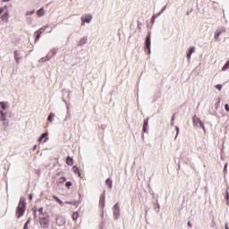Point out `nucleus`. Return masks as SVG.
<instances>
[{"mask_svg": "<svg viewBox=\"0 0 229 229\" xmlns=\"http://www.w3.org/2000/svg\"><path fill=\"white\" fill-rule=\"evenodd\" d=\"M26 212V199L24 198H21L18 207L16 208V216L17 218L22 217L24 216V213Z\"/></svg>", "mask_w": 229, "mask_h": 229, "instance_id": "obj_1", "label": "nucleus"}, {"mask_svg": "<svg viewBox=\"0 0 229 229\" xmlns=\"http://www.w3.org/2000/svg\"><path fill=\"white\" fill-rule=\"evenodd\" d=\"M39 225L42 228H49V216L39 218Z\"/></svg>", "mask_w": 229, "mask_h": 229, "instance_id": "obj_2", "label": "nucleus"}, {"mask_svg": "<svg viewBox=\"0 0 229 229\" xmlns=\"http://www.w3.org/2000/svg\"><path fill=\"white\" fill-rule=\"evenodd\" d=\"M146 48L148 51V55L151 54V34L148 32L146 41H145Z\"/></svg>", "mask_w": 229, "mask_h": 229, "instance_id": "obj_3", "label": "nucleus"}, {"mask_svg": "<svg viewBox=\"0 0 229 229\" xmlns=\"http://www.w3.org/2000/svg\"><path fill=\"white\" fill-rule=\"evenodd\" d=\"M121 216V209L119 208V203L114 206V219H119Z\"/></svg>", "mask_w": 229, "mask_h": 229, "instance_id": "obj_4", "label": "nucleus"}, {"mask_svg": "<svg viewBox=\"0 0 229 229\" xmlns=\"http://www.w3.org/2000/svg\"><path fill=\"white\" fill-rule=\"evenodd\" d=\"M92 21V15L90 14H85L81 17V26H85V22L88 24Z\"/></svg>", "mask_w": 229, "mask_h": 229, "instance_id": "obj_5", "label": "nucleus"}, {"mask_svg": "<svg viewBox=\"0 0 229 229\" xmlns=\"http://www.w3.org/2000/svg\"><path fill=\"white\" fill-rule=\"evenodd\" d=\"M46 31V28H41L35 32L36 39L35 42L38 41L40 39V36Z\"/></svg>", "mask_w": 229, "mask_h": 229, "instance_id": "obj_6", "label": "nucleus"}, {"mask_svg": "<svg viewBox=\"0 0 229 229\" xmlns=\"http://www.w3.org/2000/svg\"><path fill=\"white\" fill-rule=\"evenodd\" d=\"M46 137H47V132L41 134V136L38 138V141L42 142V140H44V139H45L44 142H47V138H46Z\"/></svg>", "mask_w": 229, "mask_h": 229, "instance_id": "obj_7", "label": "nucleus"}, {"mask_svg": "<svg viewBox=\"0 0 229 229\" xmlns=\"http://www.w3.org/2000/svg\"><path fill=\"white\" fill-rule=\"evenodd\" d=\"M55 221H56V224L59 225V226H61V225H64L65 223V221L64 220V217L62 216H57Z\"/></svg>", "mask_w": 229, "mask_h": 229, "instance_id": "obj_8", "label": "nucleus"}, {"mask_svg": "<svg viewBox=\"0 0 229 229\" xmlns=\"http://www.w3.org/2000/svg\"><path fill=\"white\" fill-rule=\"evenodd\" d=\"M46 12L44 11V8L41 7L38 12H37V15L38 17H44Z\"/></svg>", "mask_w": 229, "mask_h": 229, "instance_id": "obj_9", "label": "nucleus"}, {"mask_svg": "<svg viewBox=\"0 0 229 229\" xmlns=\"http://www.w3.org/2000/svg\"><path fill=\"white\" fill-rule=\"evenodd\" d=\"M194 49H196L194 47L189 48V53L187 55L188 60H190L191 56L192 55V53H194Z\"/></svg>", "mask_w": 229, "mask_h": 229, "instance_id": "obj_10", "label": "nucleus"}, {"mask_svg": "<svg viewBox=\"0 0 229 229\" xmlns=\"http://www.w3.org/2000/svg\"><path fill=\"white\" fill-rule=\"evenodd\" d=\"M72 171H73L74 174H78V176H79L80 178H81V174L80 173V169H78L77 166H73V167H72Z\"/></svg>", "mask_w": 229, "mask_h": 229, "instance_id": "obj_11", "label": "nucleus"}, {"mask_svg": "<svg viewBox=\"0 0 229 229\" xmlns=\"http://www.w3.org/2000/svg\"><path fill=\"white\" fill-rule=\"evenodd\" d=\"M9 17L10 15L8 14V12H6L4 15H2V21H4V22H8Z\"/></svg>", "mask_w": 229, "mask_h": 229, "instance_id": "obj_12", "label": "nucleus"}, {"mask_svg": "<svg viewBox=\"0 0 229 229\" xmlns=\"http://www.w3.org/2000/svg\"><path fill=\"white\" fill-rule=\"evenodd\" d=\"M66 164H67V165H72L74 164L72 157H68L66 158Z\"/></svg>", "mask_w": 229, "mask_h": 229, "instance_id": "obj_13", "label": "nucleus"}, {"mask_svg": "<svg viewBox=\"0 0 229 229\" xmlns=\"http://www.w3.org/2000/svg\"><path fill=\"white\" fill-rule=\"evenodd\" d=\"M53 199L59 203V205H64V201H62V199H60V198H58L56 195L53 196Z\"/></svg>", "mask_w": 229, "mask_h": 229, "instance_id": "obj_14", "label": "nucleus"}, {"mask_svg": "<svg viewBox=\"0 0 229 229\" xmlns=\"http://www.w3.org/2000/svg\"><path fill=\"white\" fill-rule=\"evenodd\" d=\"M55 117H56V114H55V113H51L47 118L49 123H53V119H55Z\"/></svg>", "mask_w": 229, "mask_h": 229, "instance_id": "obj_15", "label": "nucleus"}, {"mask_svg": "<svg viewBox=\"0 0 229 229\" xmlns=\"http://www.w3.org/2000/svg\"><path fill=\"white\" fill-rule=\"evenodd\" d=\"M1 121H6V114L0 110Z\"/></svg>", "mask_w": 229, "mask_h": 229, "instance_id": "obj_16", "label": "nucleus"}, {"mask_svg": "<svg viewBox=\"0 0 229 229\" xmlns=\"http://www.w3.org/2000/svg\"><path fill=\"white\" fill-rule=\"evenodd\" d=\"M106 185H108L109 189H112V187H113L112 179H106Z\"/></svg>", "mask_w": 229, "mask_h": 229, "instance_id": "obj_17", "label": "nucleus"}, {"mask_svg": "<svg viewBox=\"0 0 229 229\" xmlns=\"http://www.w3.org/2000/svg\"><path fill=\"white\" fill-rule=\"evenodd\" d=\"M229 69V61L225 63V64L222 67V71H227Z\"/></svg>", "mask_w": 229, "mask_h": 229, "instance_id": "obj_18", "label": "nucleus"}, {"mask_svg": "<svg viewBox=\"0 0 229 229\" xmlns=\"http://www.w3.org/2000/svg\"><path fill=\"white\" fill-rule=\"evenodd\" d=\"M99 203L102 207H105V196L100 197Z\"/></svg>", "mask_w": 229, "mask_h": 229, "instance_id": "obj_19", "label": "nucleus"}, {"mask_svg": "<svg viewBox=\"0 0 229 229\" xmlns=\"http://www.w3.org/2000/svg\"><path fill=\"white\" fill-rule=\"evenodd\" d=\"M78 217H80V215H78V213L74 212L72 214V219L73 221H78Z\"/></svg>", "mask_w": 229, "mask_h": 229, "instance_id": "obj_20", "label": "nucleus"}, {"mask_svg": "<svg viewBox=\"0 0 229 229\" xmlns=\"http://www.w3.org/2000/svg\"><path fill=\"white\" fill-rule=\"evenodd\" d=\"M0 105L3 108V110H6V108H8V105L4 102H0Z\"/></svg>", "mask_w": 229, "mask_h": 229, "instance_id": "obj_21", "label": "nucleus"}, {"mask_svg": "<svg viewBox=\"0 0 229 229\" xmlns=\"http://www.w3.org/2000/svg\"><path fill=\"white\" fill-rule=\"evenodd\" d=\"M67 181V179L65 177H61L58 180V183H65V182Z\"/></svg>", "mask_w": 229, "mask_h": 229, "instance_id": "obj_22", "label": "nucleus"}, {"mask_svg": "<svg viewBox=\"0 0 229 229\" xmlns=\"http://www.w3.org/2000/svg\"><path fill=\"white\" fill-rule=\"evenodd\" d=\"M219 35H221V32L215 33V40H217L219 38Z\"/></svg>", "mask_w": 229, "mask_h": 229, "instance_id": "obj_23", "label": "nucleus"}, {"mask_svg": "<svg viewBox=\"0 0 229 229\" xmlns=\"http://www.w3.org/2000/svg\"><path fill=\"white\" fill-rule=\"evenodd\" d=\"M216 89H217V90H222L223 85L222 84H218V85L216 86Z\"/></svg>", "mask_w": 229, "mask_h": 229, "instance_id": "obj_24", "label": "nucleus"}, {"mask_svg": "<svg viewBox=\"0 0 229 229\" xmlns=\"http://www.w3.org/2000/svg\"><path fill=\"white\" fill-rule=\"evenodd\" d=\"M28 225H30V219L25 223L23 229H28Z\"/></svg>", "mask_w": 229, "mask_h": 229, "instance_id": "obj_25", "label": "nucleus"}, {"mask_svg": "<svg viewBox=\"0 0 229 229\" xmlns=\"http://www.w3.org/2000/svg\"><path fill=\"white\" fill-rule=\"evenodd\" d=\"M72 185V182H66V184H65V186L66 187H71Z\"/></svg>", "mask_w": 229, "mask_h": 229, "instance_id": "obj_26", "label": "nucleus"}, {"mask_svg": "<svg viewBox=\"0 0 229 229\" xmlns=\"http://www.w3.org/2000/svg\"><path fill=\"white\" fill-rule=\"evenodd\" d=\"M175 130H176V137H178V133H180V128H178V126H176Z\"/></svg>", "mask_w": 229, "mask_h": 229, "instance_id": "obj_27", "label": "nucleus"}, {"mask_svg": "<svg viewBox=\"0 0 229 229\" xmlns=\"http://www.w3.org/2000/svg\"><path fill=\"white\" fill-rule=\"evenodd\" d=\"M38 212H39V214H43V212H44V208H38Z\"/></svg>", "mask_w": 229, "mask_h": 229, "instance_id": "obj_28", "label": "nucleus"}, {"mask_svg": "<svg viewBox=\"0 0 229 229\" xmlns=\"http://www.w3.org/2000/svg\"><path fill=\"white\" fill-rule=\"evenodd\" d=\"M225 108L226 112H229V106H228V104H225Z\"/></svg>", "mask_w": 229, "mask_h": 229, "instance_id": "obj_29", "label": "nucleus"}, {"mask_svg": "<svg viewBox=\"0 0 229 229\" xmlns=\"http://www.w3.org/2000/svg\"><path fill=\"white\" fill-rule=\"evenodd\" d=\"M147 130H148V127H147L146 125H143V131H144L145 133H146Z\"/></svg>", "mask_w": 229, "mask_h": 229, "instance_id": "obj_30", "label": "nucleus"}, {"mask_svg": "<svg viewBox=\"0 0 229 229\" xmlns=\"http://www.w3.org/2000/svg\"><path fill=\"white\" fill-rule=\"evenodd\" d=\"M143 126H146V127L148 128V120H145V121H144Z\"/></svg>", "mask_w": 229, "mask_h": 229, "instance_id": "obj_31", "label": "nucleus"}, {"mask_svg": "<svg viewBox=\"0 0 229 229\" xmlns=\"http://www.w3.org/2000/svg\"><path fill=\"white\" fill-rule=\"evenodd\" d=\"M66 205H72V202L71 201H65Z\"/></svg>", "mask_w": 229, "mask_h": 229, "instance_id": "obj_32", "label": "nucleus"}, {"mask_svg": "<svg viewBox=\"0 0 229 229\" xmlns=\"http://www.w3.org/2000/svg\"><path fill=\"white\" fill-rule=\"evenodd\" d=\"M188 226H190L191 228L192 227V225L191 224V222H188Z\"/></svg>", "mask_w": 229, "mask_h": 229, "instance_id": "obj_33", "label": "nucleus"}, {"mask_svg": "<svg viewBox=\"0 0 229 229\" xmlns=\"http://www.w3.org/2000/svg\"><path fill=\"white\" fill-rule=\"evenodd\" d=\"M155 19H156V16L154 15V16L152 17V22L155 21Z\"/></svg>", "mask_w": 229, "mask_h": 229, "instance_id": "obj_34", "label": "nucleus"}, {"mask_svg": "<svg viewBox=\"0 0 229 229\" xmlns=\"http://www.w3.org/2000/svg\"><path fill=\"white\" fill-rule=\"evenodd\" d=\"M3 12H4L3 8H0V15L1 13H3Z\"/></svg>", "mask_w": 229, "mask_h": 229, "instance_id": "obj_35", "label": "nucleus"}, {"mask_svg": "<svg viewBox=\"0 0 229 229\" xmlns=\"http://www.w3.org/2000/svg\"><path fill=\"white\" fill-rule=\"evenodd\" d=\"M225 229H229L227 223H225Z\"/></svg>", "mask_w": 229, "mask_h": 229, "instance_id": "obj_36", "label": "nucleus"}, {"mask_svg": "<svg viewBox=\"0 0 229 229\" xmlns=\"http://www.w3.org/2000/svg\"><path fill=\"white\" fill-rule=\"evenodd\" d=\"M174 116H173L172 121H174Z\"/></svg>", "mask_w": 229, "mask_h": 229, "instance_id": "obj_37", "label": "nucleus"}, {"mask_svg": "<svg viewBox=\"0 0 229 229\" xmlns=\"http://www.w3.org/2000/svg\"><path fill=\"white\" fill-rule=\"evenodd\" d=\"M225 169H226V165H225Z\"/></svg>", "mask_w": 229, "mask_h": 229, "instance_id": "obj_38", "label": "nucleus"}]
</instances>
